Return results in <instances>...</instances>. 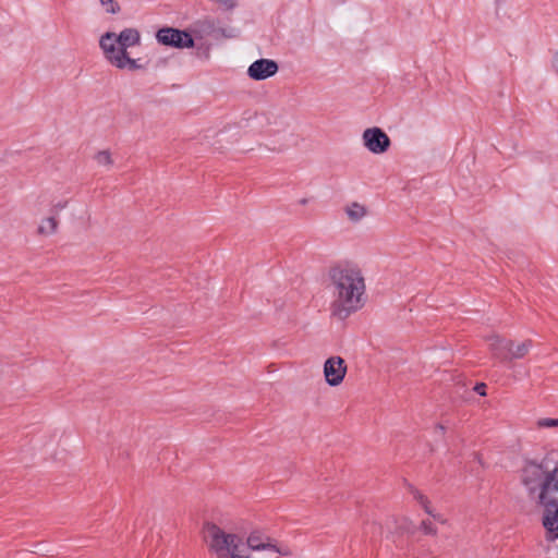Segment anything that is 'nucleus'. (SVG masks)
<instances>
[{
    "instance_id": "nucleus-19",
    "label": "nucleus",
    "mask_w": 558,
    "mask_h": 558,
    "mask_svg": "<svg viewBox=\"0 0 558 558\" xmlns=\"http://www.w3.org/2000/svg\"><path fill=\"white\" fill-rule=\"evenodd\" d=\"M368 533H372V535L381 534V526L376 523H372L365 531V534Z\"/></svg>"
},
{
    "instance_id": "nucleus-8",
    "label": "nucleus",
    "mask_w": 558,
    "mask_h": 558,
    "mask_svg": "<svg viewBox=\"0 0 558 558\" xmlns=\"http://www.w3.org/2000/svg\"><path fill=\"white\" fill-rule=\"evenodd\" d=\"M347 365L342 357L331 356L324 364V375L330 386H339L345 376Z\"/></svg>"
},
{
    "instance_id": "nucleus-12",
    "label": "nucleus",
    "mask_w": 558,
    "mask_h": 558,
    "mask_svg": "<svg viewBox=\"0 0 558 558\" xmlns=\"http://www.w3.org/2000/svg\"><path fill=\"white\" fill-rule=\"evenodd\" d=\"M347 215L350 220L352 221H359L366 215V209L364 206L360 205L359 203H353L345 209Z\"/></svg>"
},
{
    "instance_id": "nucleus-10",
    "label": "nucleus",
    "mask_w": 558,
    "mask_h": 558,
    "mask_svg": "<svg viewBox=\"0 0 558 558\" xmlns=\"http://www.w3.org/2000/svg\"><path fill=\"white\" fill-rule=\"evenodd\" d=\"M489 350L493 355L500 361H508L509 350H511V340L501 338L498 335H492L487 338Z\"/></svg>"
},
{
    "instance_id": "nucleus-4",
    "label": "nucleus",
    "mask_w": 558,
    "mask_h": 558,
    "mask_svg": "<svg viewBox=\"0 0 558 558\" xmlns=\"http://www.w3.org/2000/svg\"><path fill=\"white\" fill-rule=\"evenodd\" d=\"M205 539L208 541L209 549L218 558H250L243 554L242 537L233 533H226L217 524L206 522L203 527Z\"/></svg>"
},
{
    "instance_id": "nucleus-22",
    "label": "nucleus",
    "mask_w": 558,
    "mask_h": 558,
    "mask_svg": "<svg viewBox=\"0 0 558 558\" xmlns=\"http://www.w3.org/2000/svg\"><path fill=\"white\" fill-rule=\"evenodd\" d=\"M430 517H433L434 520H436L437 522L441 523V524H446L447 523V520L439 513H435L433 511V514H429Z\"/></svg>"
},
{
    "instance_id": "nucleus-2",
    "label": "nucleus",
    "mask_w": 558,
    "mask_h": 558,
    "mask_svg": "<svg viewBox=\"0 0 558 558\" xmlns=\"http://www.w3.org/2000/svg\"><path fill=\"white\" fill-rule=\"evenodd\" d=\"M521 483L531 497L544 506L543 525L546 538H558V468L553 471L542 463L526 462L521 471Z\"/></svg>"
},
{
    "instance_id": "nucleus-15",
    "label": "nucleus",
    "mask_w": 558,
    "mask_h": 558,
    "mask_svg": "<svg viewBox=\"0 0 558 558\" xmlns=\"http://www.w3.org/2000/svg\"><path fill=\"white\" fill-rule=\"evenodd\" d=\"M95 161L99 166L110 168L113 165V159L109 150H100L94 156Z\"/></svg>"
},
{
    "instance_id": "nucleus-13",
    "label": "nucleus",
    "mask_w": 558,
    "mask_h": 558,
    "mask_svg": "<svg viewBox=\"0 0 558 558\" xmlns=\"http://www.w3.org/2000/svg\"><path fill=\"white\" fill-rule=\"evenodd\" d=\"M411 494L413 495L414 499L421 505V507L424 509V511L427 514H433V509L430 507V502L428 498L423 495L420 490H417L414 487H411L410 489Z\"/></svg>"
},
{
    "instance_id": "nucleus-23",
    "label": "nucleus",
    "mask_w": 558,
    "mask_h": 558,
    "mask_svg": "<svg viewBox=\"0 0 558 558\" xmlns=\"http://www.w3.org/2000/svg\"><path fill=\"white\" fill-rule=\"evenodd\" d=\"M435 433L439 434V435H444L445 433V426L441 425V424H437L436 427H435Z\"/></svg>"
},
{
    "instance_id": "nucleus-7",
    "label": "nucleus",
    "mask_w": 558,
    "mask_h": 558,
    "mask_svg": "<svg viewBox=\"0 0 558 558\" xmlns=\"http://www.w3.org/2000/svg\"><path fill=\"white\" fill-rule=\"evenodd\" d=\"M365 147L373 154H383L388 150L391 142L388 135L379 128L366 129L363 132Z\"/></svg>"
},
{
    "instance_id": "nucleus-18",
    "label": "nucleus",
    "mask_w": 558,
    "mask_h": 558,
    "mask_svg": "<svg viewBox=\"0 0 558 558\" xmlns=\"http://www.w3.org/2000/svg\"><path fill=\"white\" fill-rule=\"evenodd\" d=\"M420 529L423 531L425 535H436L437 529L429 520H423L421 522Z\"/></svg>"
},
{
    "instance_id": "nucleus-16",
    "label": "nucleus",
    "mask_w": 558,
    "mask_h": 558,
    "mask_svg": "<svg viewBox=\"0 0 558 558\" xmlns=\"http://www.w3.org/2000/svg\"><path fill=\"white\" fill-rule=\"evenodd\" d=\"M537 428H558V418L544 417L536 421Z\"/></svg>"
},
{
    "instance_id": "nucleus-11",
    "label": "nucleus",
    "mask_w": 558,
    "mask_h": 558,
    "mask_svg": "<svg viewBox=\"0 0 558 558\" xmlns=\"http://www.w3.org/2000/svg\"><path fill=\"white\" fill-rule=\"evenodd\" d=\"M532 340L527 339L522 343L514 347L513 342H511V350H509L508 361L518 360L524 357L530 349L532 348Z\"/></svg>"
},
{
    "instance_id": "nucleus-9",
    "label": "nucleus",
    "mask_w": 558,
    "mask_h": 558,
    "mask_svg": "<svg viewBox=\"0 0 558 558\" xmlns=\"http://www.w3.org/2000/svg\"><path fill=\"white\" fill-rule=\"evenodd\" d=\"M278 63L271 59H258L247 69V74L252 80L263 81L274 76L278 72Z\"/></svg>"
},
{
    "instance_id": "nucleus-25",
    "label": "nucleus",
    "mask_w": 558,
    "mask_h": 558,
    "mask_svg": "<svg viewBox=\"0 0 558 558\" xmlns=\"http://www.w3.org/2000/svg\"><path fill=\"white\" fill-rule=\"evenodd\" d=\"M504 0H495L497 7H500Z\"/></svg>"
},
{
    "instance_id": "nucleus-24",
    "label": "nucleus",
    "mask_w": 558,
    "mask_h": 558,
    "mask_svg": "<svg viewBox=\"0 0 558 558\" xmlns=\"http://www.w3.org/2000/svg\"><path fill=\"white\" fill-rule=\"evenodd\" d=\"M54 207H56L57 210H61V209H63L65 207V203L64 204L59 203Z\"/></svg>"
},
{
    "instance_id": "nucleus-20",
    "label": "nucleus",
    "mask_w": 558,
    "mask_h": 558,
    "mask_svg": "<svg viewBox=\"0 0 558 558\" xmlns=\"http://www.w3.org/2000/svg\"><path fill=\"white\" fill-rule=\"evenodd\" d=\"M550 65H551L553 71L558 75V52H555L553 54Z\"/></svg>"
},
{
    "instance_id": "nucleus-6",
    "label": "nucleus",
    "mask_w": 558,
    "mask_h": 558,
    "mask_svg": "<svg viewBox=\"0 0 558 558\" xmlns=\"http://www.w3.org/2000/svg\"><path fill=\"white\" fill-rule=\"evenodd\" d=\"M246 543L252 550H274L282 556L292 555L289 546L278 545L274 538L258 530L250 533Z\"/></svg>"
},
{
    "instance_id": "nucleus-21",
    "label": "nucleus",
    "mask_w": 558,
    "mask_h": 558,
    "mask_svg": "<svg viewBox=\"0 0 558 558\" xmlns=\"http://www.w3.org/2000/svg\"><path fill=\"white\" fill-rule=\"evenodd\" d=\"M474 390L480 395V396H486V385L484 383H481V384H476L475 387H474Z\"/></svg>"
},
{
    "instance_id": "nucleus-14",
    "label": "nucleus",
    "mask_w": 558,
    "mask_h": 558,
    "mask_svg": "<svg viewBox=\"0 0 558 558\" xmlns=\"http://www.w3.org/2000/svg\"><path fill=\"white\" fill-rule=\"evenodd\" d=\"M58 221L54 217H49L43 221L38 228L40 234H51L57 230Z\"/></svg>"
},
{
    "instance_id": "nucleus-17",
    "label": "nucleus",
    "mask_w": 558,
    "mask_h": 558,
    "mask_svg": "<svg viewBox=\"0 0 558 558\" xmlns=\"http://www.w3.org/2000/svg\"><path fill=\"white\" fill-rule=\"evenodd\" d=\"M100 3L108 13L116 14L120 11V5L114 0H100Z\"/></svg>"
},
{
    "instance_id": "nucleus-3",
    "label": "nucleus",
    "mask_w": 558,
    "mask_h": 558,
    "mask_svg": "<svg viewBox=\"0 0 558 558\" xmlns=\"http://www.w3.org/2000/svg\"><path fill=\"white\" fill-rule=\"evenodd\" d=\"M141 34L136 28H124L120 34L105 33L99 40V46L106 60L120 70L135 71L143 69L137 60L132 59L128 49L140 45Z\"/></svg>"
},
{
    "instance_id": "nucleus-1",
    "label": "nucleus",
    "mask_w": 558,
    "mask_h": 558,
    "mask_svg": "<svg viewBox=\"0 0 558 558\" xmlns=\"http://www.w3.org/2000/svg\"><path fill=\"white\" fill-rule=\"evenodd\" d=\"M332 301L331 316L344 320L364 305L366 286L361 268L351 262H339L328 270Z\"/></svg>"
},
{
    "instance_id": "nucleus-5",
    "label": "nucleus",
    "mask_w": 558,
    "mask_h": 558,
    "mask_svg": "<svg viewBox=\"0 0 558 558\" xmlns=\"http://www.w3.org/2000/svg\"><path fill=\"white\" fill-rule=\"evenodd\" d=\"M157 41L163 46L174 48H191L194 46V39L186 31L172 27H165L157 32Z\"/></svg>"
}]
</instances>
